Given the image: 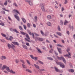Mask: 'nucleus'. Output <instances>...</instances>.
Segmentation results:
<instances>
[{"label":"nucleus","instance_id":"obj_37","mask_svg":"<svg viewBox=\"0 0 75 75\" xmlns=\"http://www.w3.org/2000/svg\"><path fill=\"white\" fill-rule=\"evenodd\" d=\"M0 25L2 26H4V23L3 22H1L0 23Z\"/></svg>","mask_w":75,"mask_h":75},{"label":"nucleus","instance_id":"obj_18","mask_svg":"<svg viewBox=\"0 0 75 75\" xmlns=\"http://www.w3.org/2000/svg\"><path fill=\"white\" fill-rule=\"evenodd\" d=\"M8 47L9 49H10V48H11V45L10 44L8 43Z\"/></svg>","mask_w":75,"mask_h":75},{"label":"nucleus","instance_id":"obj_45","mask_svg":"<svg viewBox=\"0 0 75 75\" xmlns=\"http://www.w3.org/2000/svg\"><path fill=\"white\" fill-rule=\"evenodd\" d=\"M13 5L15 6V7H18V5H17V4H16V3H14Z\"/></svg>","mask_w":75,"mask_h":75},{"label":"nucleus","instance_id":"obj_23","mask_svg":"<svg viewBox=\"0 0 75 75\" xmlns=\"http://www.w3.org/2000/svg\"><path fill=\"white\" fill-rule=\"evenodd\" d=\"M22 46L23 48H24L25 49H27V47L26 46V45H23Z\"/></svg>","mask_w":75,"mask_h":75},{"label":"nucleus","instance_id":"obj_29","mask_svg":"<svg viewBox=\"0 0 75 75\" xmlns=\"http://www.w3.org/2000/svg\"><path fill=\"white\" fill-rule=\"evenodd\" d=\"M48 20H50L51 18V16L50 15H48L47 16Z\"/></svg>","mask_w":75,"mask_h":75},{"label":"nucleus","instance_id":"obj_12","mask_svg":"<svg viewBox=\"0 0 75 75\" xmlns=\"http://www.w3.org/2000/svg\"><path fill=\"white\" fill-rule=\"evenodd\" d=\"M11 48H13L14 51H15V50L14 49V48H15V46L13 45V44H11Z\"/></svg>","mask_w":75,"mask_h":75},{"label":"nucleus","instance_id":"obj_24","mask_svg":"<svg viewBox=\"0 0 75 75\" xmlns=\"http://www.w3.org/2000/svg\"><path fill=\"white\" fill-rule=\"evenodd\" d=\"M22 65L23 68H24L25 69L27 68V67L25 65H24L23 64H22Z\"/></svg>","mask_w":75,"mask_h":75},{"label":"nucleus","instance_id":"obj_9","mask_svg":"<svg viewBox=\"0 0 75 75\" xmlns=\"http://www.w3.org/2000/svg\"><path fill=\"white\" fill-rule=\"evenodd\" d=\"M57 49L58 50L59 52V53H60V54H62V52H61V48L57 47Z\"/></svg>","mask_w":75,"mask_h":75},{"label":"nucleus","instance_id":"obj_59","mask_svg":"<svg viewBox=\"0 0 75 75\" xmlns=\"http://www.w3.org/2000/svg\"><path fill=\"white\" fill-rule=\"evenodd\" d=\"M33 26L34 28H36V25H35V24H33Z\"/></svg>","mask_w":75,"mask_h":75},{"label":"nucleus","instance_id":"obj_42","mask_svg":"<svg viewBox=\"0 0 75 75\" xmlns=\"http://www.w3.org/2000/svg\"><path fill=\"white\" fill-rule=\"evenodd\" d=\"M1 35L4 37H6V35L3 33H1Z\"/></svg>","mask_w":75,"mask_h":75},{"label":"nucleus","instance_id":"obj_41","mask_svg":"<svg viewBox=\"0 0 75 75\" xmlns=\"http://www.w3.org/2000/svg\"><path fill=\"white\" fill-rule=\"evenodd\" d=\"M38 62L39 63H40V64H42V65H43V64H44V63H43L40 60L38 61Z\"/></svg>","mask_w":75,"mask_h":75},{"label":"nucleus","instance_id":"obj_27","mask_svg":"<svg viewBox=\"0 0 75 75\" xmlns=\"http://www.w3.org/2000/svg\"><path fill=\"white\" fill-rule=\"evenodd\" d=\"M69 23L68 21L65 20L64 23V25H66V24H67V23Z\"/></svg>","mask_w":75,"mask_h":75},{"label":"nucleus","instance_id":"obj_61","mask_svg":"<svg viewBox=\"0 0 75 75\" xmlns=\"http://www.w3.org/2000/svg\"><path fill=\"white\" fill-rule=\"evenodd\" d=\"M55 54L56 55H58V53L56 52L55 51H54Z\"/></svg>","mask_w":75,"mask_h":75},{"label":"nucleus","instance_id":"obj_5","mask_svg":"<svg viewBox=\"0 0 75 75\" xmlns=\"http://www.w3.org/2000/svg\"><path fill=\"white\" fill-rule=\"evenodd\" d=\"M14 16L18 21H20V18H19V16L16 15H14Z\"/></svg>","mask_w":75,"mask_h":75},{"label":"nucleus","instance_id":"obj_63","mask_svg":"<svg viewBox=\"0 0 75 75\" xmlns=\"http://www.w3.org/2000/svg\"><path fill=\"white\" fill-rule=\"evenodd\" d=\"M50 48H52V45H50Z\"/></svg>","mask_w":75,"mask_h":75},{"label":"nucleus","instance_id":"obj_6","mask_svg":"<svg viewBox=\"0 0 75 75\" xmlns=\"http://www.w3.org/2000/svg\"><path fill=\"white\" fill-rule=\"evenodd\" d=\"M12 43L13 44L15 45H17V46H19L20 45V44L16 42H12Z\"/></svg>","mask_w":75,"mask_h":75},{"label":"nucleus","instance_id":"obj_11","mask_svg":"<svg viewBox=\"0 0 75 75\" xmlns=\"http://www.w3.org/2000/svg\"><path fill=\"white\" fill-rule=\"evenodd\" d=\"M56 34L57 35H59V36H60V37H61V35H62V34H61V33L59 32H56Z\"/></svg>","mask_w":75,"mask_h":75},{"label":"nucleus","instance_id":"obj_4","mask_svg":"<svg viewBox=\"0 0 75 75\" xmlns=\"http://www.w3.org/2000/svg\"><path fill=\"white\" fill-rule=\"evenodd\" d=\"M40 6L42 10L43 11H45V9L44 8V4L42 3H40Z\"/></svg>","mask_w":75,"mask_h":75},{"label":"nucleus","instance_id":"obj_49","mask_svg":"<svg viewBox=\"0 0 75 75\" xmlns=\"http://www.w3.org/2000/svg\"><path fill=\"white\" fill-rule=\"evenodd\" d=\"M25 40L26 41H28V42H30V41L28 40V39H27V38H25Z\"/></svg>","mask_w":75,"mask_h":75},{"label":"nucleus","instance_id":"obj_39","mask_svg":"<svg viewBox=\"0 0 75 75\" xmlns=\"http://www.w3.org/2000/svg\"><path fill=\"white\" fill-rule=\"evenodd\" d=\"M35 41L37 42L38 41V37H36L35 38Z\"/></svg>","mask_w":75,"mask_h":75},{"label":"nucleus","instance_id":"obj_16","mask_svg":"<svg viewBox=\"0 0 75 75\" xmlns=\"http://www.w3.org/2000/svg\"><path fill=\"white\" fill-rule=\"evenodd\" d=\"M68 71L70 72H74V70L73 69H69Z\"/></svg>","mask_w":75,"mask_h":75},{"label":"nucleus","instance_id":"obj_48","mask_svg":"<svg viewBox=\"0 0 75 75\" xmlns=\"http://www.w3.org/2000/svg\"><path fill=\"white\" fill-rule=\"evenodd\" d=\"M0 40L1 41V42H6V41H5L4 39H1Z\"/></svg>","mask_w":75,"mask_h":75},{"label":"nucleus","instance_id":"obj_35","mask_svg":"<svg viewBox=\"0 0 75 75\" xmlns=\"http://www.w3.org/2000/svg\"><path fill=\"white\" fill-rule=\"evenodd\" d=\"M58 47H64V46H62L60 44H57V45Z\"/></svg>","mask_w":75,"mask_h":75},{"label":"nucleus","instance_id":"obj_53","mask_svg":"<svg viewBox=\"0 0 75 75\" xmlns=\"http://www.w3.org/2000/svg\"><path fill=\"white\" fill-rule=\"evenodd\" d=\"M54 35L55 37H56V38H58V36L57 35H56L55 34Z\"/></svg>","mask_w":75,"mask_h":75},{"label":"nucleus","instance_id":"obj_25","mask_svg":"<svg viewBox=\"0 0 75 75\" xmlns=\"http://www.w3.org/2000/svg\"><path fill=\"white\" fill-rule=\"evenodd\" d=\"M60 67H61V68H65V65H64V64H61Z\"/></svg>","mask_w":75,"mask_h":75},{"label":"nucleus","instance_id":"obj_43","mask_svg":"<svg viewBox=\"0 0 75 75\" xmlns=\"http://www.w3.org/2000/svg\"><path fill=\"white\" fill-rule=\"evenodd\" d=\"M1 14H6V12L5 11H1Z\"/></svg>","mask_w":75,"mask_h":75},{"label":"nucleus","instance_id":"obj_64","mask_svg":"<svg viewBox=\"0 0 75 75\" xmlns=\"http://www.w3.org/2000/svg\"><path fill=\"white\" fill-rule=\"evenodd\" d=\"M73 38H74V40H75V34H74L73 35Z\"/></svg>","mask_w":75,"mask_h":75},{"label":"nucleus","instance_id":"obj_15","mask_svg":"<svg viewBox=\"0 0 75 75\" xmlns=\"http://www.w3.org/2000/svg\"><path fill=\"white\" fill-rule=\"evenodd\" d=\"M54 68L56 72H58L59 71V69H58V68H57V67H54Z\"/></svg>","mask_w":75,"mask_h":75},{"label":"nucleus","instance_id":"obj_55","mask_svg":"<svg viewBox=\"0 0 75 75\" xmlns=\"http://www.w3.org/2000/svg\"><path fill=\"white\" fill-rule=\"evenodd\" d=\"M20 61L21 62H22L23 64H25V63L24 62V61L22 60H20Z\"/></svg>","mask_w":75,"mask_h":75},{"label":"nucleus","instance_id":"obj_44","mask_svg":"<svg viewBox=\"0 0 75 75\" xmlns=\"http://www.w3.org/2000/svg\"><path fill=\"white\" fill-rule=\"evenodd\" d=\"M18 62H19V60H18V59H16V63L17 64V63H18Z\"/></svg>","mask_w":75,"mask_h":75},{"label":"nucleus","instance_id":"obj_60","mask_svg":"<svg viewBox=\"0 0 75 75\" xmlns=\"http://www.w3.org/2000/svg\"><path fill=\"white\" fill-rule=\"evenodd\" d=\"M10 30L11 31H13V29L12 28H10Z\"/></svg>","mask_w":75,"mask_h":75},{"label":"nucleus","instance_id":"obj_38","mask_svg":"<svg viewBox=\"0 0 75 75\" xmlns=\"http://www.w3.org/2000/svg\"><path fill=\"white\" fill-rule=\"evenodd\" d=\"M38 58H37V57H34L33 59H34V60H35V61H37V60Z\"/></svg>","mask_w":75,"mask_h":75},{"label":"nucleus","instance_id":"obj_47","mask_svg":"<svg viewBox=\"0 0 75 75\" xmlns=\"http://www.w3.org/2000/svg\"><path fill=\"white\" fill-rule=\"evenodd\" d=\"M69 28L71 29H73V28H74V27L73 26H71V25H69Z\"/></svg>","mask_w":75,"mask_h":75},{"label":"nucleus","instance_id":"obj_31","mask_svg":"<svg viewBox=\"0 0 75 75\" xmlns=\"http://www.w3.org/2000/svg\"><path fill=\"white\" fill-rule=\"evenodd\" d=\"M38 40L40 41H42L44 40L42 38H38Z\"/></svg>","mask_w":75,"mask_h":75},{"label":"nucleus","instance_id":"obj_36","mask_svg":"<svg viewBox=\"0 0 75 75\" xmlns=\"http://www.w3.org/2000/svg\"><path fill=\"white\" fill-rule=\"evenodd\" d=\"M34 18L35 22H37V16H35Z\"/></svg>","mask_w":75,"mask_h":75},{"label":"nucleus","instance_id":"obj_34","mask_svg":"<svg viewBox=\"0 0 75 75\" xmlns=\"http://www.w3.org/2000/svg\"><path fill=\"white\" fill-rule=\"evenodd\" d=\"M29 3V4L30 5V6H33V3L31 2V1H30L28 2Z\"/></svg>","mask_w":75,"mask_h":75},{"label":"nucleus","instance_id":"obj_58","mask_svg":"<svg viewBox=\"0 0 75 75\" xmlns=\"http://www.w3.org/2000/svg\"><path fill=\"white\" fill-rule=\"evenodd\" d=\"M32 36H33V38L34 39H35V37L34 36V33H32Z\"/></svg>","mask_w":75,"mask_h":75},{"label":"nucleus","instance_id":"obj_32","mask_svg":"<svg viewBox=\"0 0 75 75\" xmlns=\"http://www.w3.org/2000/svg\"><path fill=\"white\" fill-rule=\"evenodd\" d=\"M47 59H49V60H51V61H52V60H53V59L51 57H47Z\"/></svg>","mask_w":75,"mask_h":75},{"label":"nucleus","instance_id":"obj_14","mask_svg":"<svg viewBox=\"0 0 75 75\" xmlns=\"http://www.w3.org/2000/svg\"><path fill=\"white\" fill-rule=\"evenodd\" d=\"M21 19L23 21L24 23H26V20H25V18H22Z\"/></svg>","mask_w":75,"mask_h":75},{"label":"nucleus","instance_id":"obj_40","mask_svg":"<svg viewBox=\"0 0 75 75\" xmlns=\"http://www.w3.org/2000/svg\"><path fill=\"white\" fill-rule=\"evenodd\" d=\"M63 23H64L63 22V21H62V20H60V25H63Z\"/></svg>","mask_w":75,"mask_h":75},{"label":"nucleus","instance_id":"obj_33","mask_svg":"<svg viewBox=\"0 0 75 75\" xmlns=\"http://www.w3.org/2000/svg\"><path fill=\"white\" fill-rule=\"evenodd\" d=\"M26 71H27V72H28L30 73H31L32 72L31 71V70H30L29 69H26Z\"/></svg>","mask_w":75,"mask_h":75},{"label":"nucleus","instance_id":"obj_17","mask_svg":"<svg viewBox=\"0 0 75 75\" xmlns=\"http://www.w3.org/2000/svg\"><path fill=\"white\" fill-rule=\"evenodd\" d=\"M20 33L21 34H22V35H25L27 33H25L24 32H23V31H21Z\"/></svg>","mask_w":75,"mask_h":75},{"label":"nucleus","instance_id":"obj_2","mask_svg":"<svg viewBox=\"0 0 75 75\" xmlns=\"http://www.w3.org/2000/svg\"><path fill=\"white\" fill-rule=\"evenodd\" d=\"M57 58H58V59H59V60H61V59L63 60L64 62V64H66L67 62H66V61L65 59L63 57H59L58 56H57Z\"/></svg>","mask_w":75,"mask_h":75},{"label":"nucleus","instance_id":"obj_62","mask_svg":"<svg viewBox=\"0 0 75 75\" xmlns=\"http://www.w3.org/2000/svg\"><path fill=\"white\" fill-rule=\"evenodd\" d=\"M70 51V49L68 48L67 50V52H69V51Z\"/></svg>","mask_w":75,"mask_h":75},{"label":"nucleus","instance_id":"obj_20","mask_svg":"<svg viewBox=\"0 0 75 75\" xmlns=\"http://www.w3.org/2000/svg\"><path fill=\"white\" fill-rule=\"evenodd\" d=\"M34 65L35 68H37L38 69H39L40 67H39V66L38 65L34 64Z\"/></svg>","mask_w":75,"mask_h":75},{"label":"nucleus","instance_id":"obj_56","mask_svg":"<svg viewBox=\"0 0 75 75\" xmlns=\"http://www.w3.org/2000/svg\"><path fill=\"white\" fill-rule=\"evenodd\" d=\"M40 71L44 72V71H45V70L44 69H40Z\"/></svg>","mask_w":75,"mask_h":75},{"label":"nucleus","instance_id":"obj_10","mask_svg":"<svg viewBox=\"0 0 75 75\" xmlns=\"http://www.w3.org/2000/svg\"><path fill=\"white\" fill-rule=\"evenodd\" d=\"M13 31L14 32H15V33H18V34H20V33L18 32V31H17L16 29H13Z\"/></svg>","mask_w":75,"mask_h":75},{"label":"nucleus","instance_id":"obj_26","mask_svg":"<svg viewBox=\"0 0 75 75\" xmlns=\"http://www.w3.org/2000/svg\"><path fill=\"white\" fill-rule=\"evenodd\" d=\"M36 49L38 50V51L39 53H42V52H41V50L40 49H39L38 48H37Z\"/></svg>","mask_w":75,"mask_h":75},{"label":"nucleus","instance_id":"obj_22","mask_svg":"<svg viewBox=\"0 0 75 75\" xmlns=\"http://www.w3.org/2000/svg\"><path fill=\"white\" fill-rule=\"evenodd\" d=\"M10 73H12V74H16V72L13 71V70H10Z\"/></svg>","mask_w":75,"mask_h":75},{"label":"nucleus","instance_id":"obj_30","mask_svg":"<svg viewBox=\"0 0 75 75\" xmlns=\"http://www.w3.org/2000/svg\"><path fill=\"white\" fill-rule=\"evenodd\" d=\"M40 33L43 36H44L45 35V34H44V32L42 30H40Z\"/></svg>","mask_w":75,"mask_h":75},{"label":"nucleus","instance_id":"obj_21","mask_svg":"<svg viewBox=\"0 0 75 75\" xmlns=\"http://www.w3.org/2000/svg\"><path fill=\"white\" fill-rule=\"evenodd\" d=\"M13 39V37L11 36H10V38H9V40H10V41H12V40Z\"/></svg>","mask_w":75,"mask_h":75},{"label":"nucleus","instance_id":"obj_50","mask_svg":"<svg viewBox=\"0 0 75 75\" xmlns=\"http://www.w3.org/2000/svg\"><path fill=\"white\" fill-rule=\"evenodd\" d=\"M7 1H6L4 3V5L5 6H7Z\"/></svg>","mask_w":75,"mask_h":75},{"label":"nucleus","instance_id":"obj_57","mask_svg":"<svg viewBox=\"0 0 75 75\" xmlns=\"http://www.w3.org/2000/svg\"><path fill=\"white\" fill-rule=\"evenodd\" d=\"M34 34L35 35H36V36H39V35L36 33H34Z\"/></svg>","mask_w":75,"mask_h":75},{"label":"nucleus","instance_id":"obj_52","mask_svg":"<svg viewBox=\"0 0 75 75\" xmlns=\"http://www.w3.org/2000/svg\"><path fill=\"white\" fill-rule=\"evenodd\" d=\"M58 29L59 31H61V28H60V27L59 26H58Z\"/></svg>","mask_w":75,"mask_h":75},{"label":"nucleus","instance_id":"obj_3","mask_svg":"<svg viewBox=\"0 0 75 75\" xmlns=\"http://www.w3.org/2000/svg\"><path fill=\"white\" fill-rule=\"evenodd\" d=\"M54 61L55 62L57 65H60V66L61 65H62V64H63V63L61 62H58V60H54Z\"/></svg>","mask_w":75,"mask_h":75},{"label":"nucleus","instance_id":"obj_7","mask_svg":"<svg viewBox=\"0 0 75 75\" xmlns=\"http://www.w3.org/2000/svg\"><path fill=\"white\" fill-rule=\"evenodd\" d=\"M0 58L2 60H4V59H6V57L4 56H1Z\"/></svg>","mask_w":75,"mask_h":75},{"label":"nucleus","instance_id":"obj_1","mask_svg":"<svg viewBox=\"0 0 75 75\" xmlns=\"http://www.w3.org/2000/svg\"><path fill=\"white\" fill-rule=\"evenodd\" d=\"M4 69H6V70H7L8 72H10V71L9 67L6 65H4L2 67V70H4Z\"/></svg>","mask_w":75,"mask_h":75},{"label":"nucleus","instance_id":"obj_8","mask_svg":"<svg viewBox=\"0 0 75 75\" xmlns=\"http://www.w3.org/2000/svg\"><path fill=\"white\" fill-rule=\"evenodd\" d=\"M12 12L13 13H15V12H16V13H18L19 14V15L20 14V13H19V12H18V11L17 10H15V9L13 10V11H12Z\"/></svg>","mask_w":75,"mask_h":75},{"label":"nucleus","instance_id":"obj_13","mask_svg":"<svg viewBox=\"0 0 75 75\" xmlns=\"http://www.w3.org/2000/svg\"><path fill=\"white\" fill-rule=\"evenodd\" d=\"M25 37L28 40H30V38L29 35H28V34H27V33H26L25 34Z\"/></svg>","mask_w":75,"mask_h":75},{"label":"nucleus","instance_id":"obj_51","mask_svg":"<svg viewBox=\"0 0 75 75\" xmlns=\"http://www.w3.org/2000/svg\"><path fill=\"white\" fill-rule=\"evenodd\" d=\"M23 28L25 29V30H26V28H27V27L25 25H23Z\"/></svg>","mask_w":75,"mask_h":75},{"label":"nucleus","instance_id":"obj_46","mask_svg":"<svg viewBox=\"0 0 75 75\" xmlns=\"http://www.w3.org/2000/svg\"><path fill=\"white\" fill-rule=\"evenodd\" d=\"M27 26H28V28H30V24L28 23L27 24Z\"/></svg>","mask_w":75,"mask_h":75},{"label":"nucleus","instance_id":"obj_28","mask_svg":"<svg viewBox=\"0 0 75 75\" xmlns=\"http://www.w3.org/2000/svg\"><path fill=\"white\" fill-rule=\"evenodd\" d=\"M19 28L20 30H21V31H23V28L21 26H19Z\"/></svg>","mask_w":75,"mask_h":75},{"label":"nucleus","instance_id":"obj_54","mask_svg":"<svg viewBox=\"0 0 75 75\" xmlns=\"http://www.w3.org/2000/svg\"><path fill=\"white\" fill-rule=\"evenodd\" d=\"M58 72H61V73H62V72H63V71L61 70H59Z\"/></svg>","mask_w":75,"mask_h":75},{"label":"nucleus","instance_id":"obj_19","mask_svg":"<svg viewBox=\"0 0 75 75\" xmlns=\"http://www.w3.org/2000/svg\"><path fill=\"white\" fill-rule=\"evenodd\" d=\"M47 24L48 26H50L51 25V23H50V22H47Z\"/></svg>","mask_w":75,"mask_h":75}]
</instances>
